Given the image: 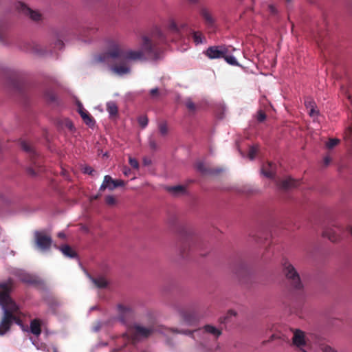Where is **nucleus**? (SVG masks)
I'll return each instance as SVG.
<instances>
[{"label": "nucleus", "mask_w": 352, "mask_h": 352, "mask_svg": "<svg viewBox=\"0 0 352 352\" xmlns=\"http://www.w3.org/2000/svg\"><path fill=\"white\" fill-rule=\"evenodd\" d=\"M168 41L158 27L140 36V46L137 50H125L123 43L118 38L107 40V51L96 54L94 61L109 64L113 60L122 59L125 62H144L148 58L156 60L162 52V45Z\"/></svg>", "instance_id": "nucleus-1"}, {"label": "nucleus", "mask_w": 352, "mask_h": 352, "mask_svg": "<svg viewBox=\"0 0 352 352\" xmlns=\"http://www.w3.org/2000/svg\"><path fill=\"white\" fill-rule=\"evenodd\" d=\"M14 287V281L11 278L0 283V306L3 309V316L0 320L1 336L10 330L13 322L18 324L21 322L19 316V307L10 297V292Z\"/></svg>", "instance_id": "nucleus-2"}, {"label": "nucleus", "mask_w": 352, "mask_h": 352, "mask_svg": "<svg viewBox=\"0 0 352 352\" xmlns=\"http://www.w3.org/2000/svg\"><path fill=\"white\" fill-rule=\"evenodd\" d=\"M155 331V327L153 324L148 327H144L140 324L134 323L131 326H128L126 331L122 335L123 340L131 342L135 344L142 339L151 336Z\"/></svg>", "instance_id": "nucleus-3"}, {"label": "nucleus", "mask_w": 352, "mask_h": 352, "mask_svg": "<svg viewBox=\"0 0 352 352\" xmlns=\"http://www.w3.org/2000/svg\"><path fill=\"white\" fill-rule=\"evenodd\" d=\"M23 150L29 154L31 165L28 168V173L32 176H36L44 170L42 166L41 159L35 149L28 142L23 141L21 143Z\"/></svg>", "instance_id": "nucleus-4"}, {"label": "nucleus", "mask_w": 352, "mask_h": 352, "mask_svg": "<svg viewBox=\"0 0 352 352\" xmlns=\"http://www.w3.org/2000/svg\"><path fill=\"white\" fill-rule=\"evenodd\" d=\"M283 272L291 287L300 294L302 291L303 286L300 281L298 273L296 272L294 267L287 261H285L283 263Z\"/></svg>", "instance_id": "nucleus-5"}, {"label": "nucleus", "mask_w": 352, "mask_h": 352, "mask_svg": "<svg viewBox=\"0 0 352 352\" xmlns=\"http://www.w3.org/2000/svg\"><path fill=\"white\" fill-rule=\"evenodd\" d=\"M199 245L195 237L190 234L181 236L177 244L179 254L184 258H187L189 252Z\"/></svg>", "instance_id": "nucleus-6"}, {"label": "nucleus", "mask_w": 352, "mask_h": 352, "mask_svg": "<svg viewBox=\"0 0 352 352\" xmlns=\"http://www.w3.org/2000/svg\"><path fill=\"white\" fill-rule=\"evenodd\" d=\"M199 13L208 32H214L217 28V18L212 10L208 7L201 6Z\"/></svg>", "instance_id": "nucleus-7"}, {"label": "nucleus", "mask_w": 352, "mask_h": 352, "mask_svg": "<svg viewBox=\"0 0 352 352\" xmlns=\"http://www.w3.org/2000/svg\"><path fill=\"white\" fill-rule=\"evenodd\" d=\"M118 316L117 319L122 324H124L128 328V326H131L130 322L134 319V310L130 305L118 304L117 305Z\"/></svg>", "instance_id": "nucleus-8"}, {"label": "nucleus", "mask_w": 352, "mask_h": 352, "mask_svg": "<svg viewBox=\"0 0 352 352\" xmlns=\"http://www.w3.org/2000/svg\"><path fill=\"white\" fill-rule=\"evenodd\" d=\"M34 243L36 247L42 251L50 250L52 239L50 235L46 234L44 231H36L34 232Z\"/></svg>", "instance_id": "nucleus-9"}, {"label": "nucleus", "mask_w": 352, "mask_h": 352, "mask_svg": "<svg viewBox=\"0 0 352 352\" xmlns=\"http://www.w3.org/2000/svg\"><path fill=\"white\" fill-rule=\"evenodd\" d=\"M124 182L122 179H113L110 175H105L103 182L99 188V191L102 192L106 189L113 190L118 187L124 186Z\"/></svg>", "instance_id": "nucleus-10"}, {"label": "nucleus", "mask_w": 352, "mask_h": 352, "mask_svg": "<svg viewBox=\"0 0 352 352\" xmlns=\"http://www.w3.org/2000/svg\"><path fill=\"white\" fill-rule=\"evenodd\" d=\"M343 228L340 226L327 228L323 232V236L328 238L332 242H337L341 239Z\"/></svg>", "instance_id": "nucleus-11"}, {"label": "nucleus", "mask_w": 352, "mask_h": 352, "mask_svg": "<svg viewBox=\"0 0 352 352\" xmlns=\"http://www.w3.org/2000/svg\"><path fill=\"white\" fill-rule=\"evenodd\" d=\"M227 50L222 46L209 47L204 54L210 59L220 58L224 57Z\"/></svg>", "instance_id": "nucleus-12"}, {"label": "nucleus", "mask_w": 352, "mask_h": 352, "mask_svg": "<svg viewBox=\"0 0 352 352\" xmlns=\"http://www.w3.org/2000/svg\"><path fill=\"white\" fill-rule=\"evenodd\" d=\"M276 183L278 188L283 190H287L300 185L299 180H295L291 177H287L283 180H277Z\"/></svg>", "instance_id": "nucleus-13"}, {"label": "nucleus", "mask_w": 352, "mask_h": 352, "mask_svg": "<svg viewBox=\"0 0 352 352\" xmlns=\"http://www.w3.org/2000/svg\"><path fill=\"white\" fill-rule=\"evenodd\" d=\"M17 8L23 12L25 14L29 15L30 17L34 21L40 20L41 15L39 12L34 11L28 8L25 4L22 2H19L17 4Z\"/></svg>", "instance_id": "nucleus-14"}, {"label": "nucleus", "mask_w": 352, "mask_h": 352, "mask_svg": "<svg viewBox=\"0 0 352 352\" xmlns=\"http://www.w3.org/2000/svg\"><path fill=\"white\" fill-rule=\"evenodd\" d=\"M186 26L187 25L185 23H182L180 25H178L173 20H170L168 22L167 29L170 33H172L175 35V38H173V40H175L180 37L181 30L186 28Z\"/></svg>", "instance_id": "nucleus-15"}, {"label": "nucleus", "mask_w": 352, "mask_h": 352, "mask_svg": "<svg viewBox=\"0 0 352 352\" xmlns=\"http://www.w3.org/2000/svg\"><path fill=\"white\" fill-rule=\"evenodd\" d=\"M17 276L19 279L25 283L31 284L34 285H38L41 284V280L36 276L25 272H19Z\"/></svg>", "instance_id": "nucleus-16"}, {"label": "nucleus", "mask_w": 352, "mask_h": 352, "mask_svg": "<svg viewBox=\"0 0 352 352\" xmlns=\"http://www.w3.org/2000/svg\"><path fill=\"white\" fill-rule=\"evenodd\" d=\"M182 321L188 325H192L196 323L198 320V316L195 312L190 311H182L181 312Z\"/></svg>", "instance_id": "nucleus-17"}, {"label": "nucleus", "mask_w": 352, "mask_h": 352, "mask_svg": "<svg viewBox=\"0 0 352 352\" xmlns=\"http://www.w3.org/2000/svg\"><path fill=\"white\" fill-rule=\"evenodd\" d=\"M276 164L272 162H267L263 164L261 168V173L267 177L274 179L276 175Z\"/></svg>", "instance_id": "nucleus-18"}, {"label": "nucleus", "mask_w": 352, "mask_h": 352, "mask_svg": "<svg viewBox=\"0 0 352 352\" xmlns=\"http://www.w3.org/2000/svg\"><path fill=\"white\" fill-rule=\"evenodd\" d=\"M293 344L301 349L306 344L304 333L300 330H296L292 338Z\"/></svg>", "instance_id": "nucleus-19"}, {"label": "nucleus", "mask_w": 352, "mask_h": 352, "mask_svg": "<svg viewBox=\"0 0 352 352\" xmlns=\"http://www.w3.org/2000/svg\"><path fill=\"white\" fill-rule=\"evenodd\" d=\"M78 113L86 124L90 126L94 125L95 121L93 117L82 107L81 104L78 106Z\"/></svg>", "instance_id": "nucleus-20"}, {"label": "nucleus", "mask_w": 352, "mask_h": 352, "mask_svg": "<svg viewBox=\"0 0 352 352\" xmlns=\"http://www.w3.org/2000/svg\"><path fill=\"white\" fill-rule=\"evenodd\" d=\"M196 168L198 171L204 175L217 174L221 171V169L209 168L206 166L204 162H198L196 163Z\"/></svg>", "instance_id": "nucleus-21"}, {"label": "nucleus", "mask_w": 352, "mask_h": 352, "mask_svg": "<svg viewBox=\"0 0 352 352\" xmlns=\"http://www.w3.org/2000/svg\"><path fill=\"white\" fill-rule=\"evenodd\" d=\"M111 70L120 76L129 74L131 72L130 67L126 65V63L112 66Z\"/></svg>", "instance_id": "nucleus-22"}, {"label": "nucleus", "mask_w": 352, "mask_h": 352, "mask_svg": "<svg viewBox=\"0 0 352 352\" xmlns=\"http://www.w3.org/2000/svg\"><path fill=\"white\" fill-rule=\"evenodd\" d=\"M305 105L306 108L309 110V115L311 117H314L318 116V111L316 110V105L315 102L309 98H307L305 100Z\"/></svg>", "instance_id": "nucleus-23"}, {"label": "nucleus", "mask_w": 352, "mask_h": 352, "mask_svg": "<svg viewBox=\"0 0 352 352\" xmlns=\"http://www.w3.org/2000/svg\"><path fill=\"white\" fill-rule=\"evenodd\" d=\"M30 331L35 336H39L41 333V321L40 319L36 318L30 322Z\"/></svg>", "instance_id": "nucleus-24"}, {"label": "nucleus", "mask_w": 352, "mask_h": 352, "mask_svg": "<svg viewBox=\"0 0 352 352\" xmlns=\"http://www.w3.org/2000/svg\"><path fill=\"white\" fill-rule=\"evenodd\" d=\"M166 190L174 196L184 195L186 192V187L182 185L168 186L166 187Z\"/></svg>", "instance_id": "nucleus-25"}, {"label": "nucleus", "mask_w": 352, "mask_h": 352, "mask_svg": "<svg viewBox=\"0 0 352 352\" xmlns=\"http://www.w3.org/2000/svg\"><path fill=\"white\" fill-rule=\"evenodd\" d=\"M192 38L193 42L196 45L202 44L206 42V38L204 36L203 33L200 31H192Z\"/></svg>", "instance_id": "nucleus-26"}, {"label": "nucleus", "mask_w": 352, "mask_h": 352, "mask_svg": "<svg viewBox=\"0 0 352 352\" xmlns=\"http://www.w3.org/2000/svg\"><path fill=\"white\" fill-rule=\"evenodd\" d=\"M93 283L98 288H104L107 286L108 282L106 278L103 276H98L97 278H90Z\"/></svg>", "instance_id": "nucleus-27"}, {"label": "nucleus", "mask_w": 352, "mask_h": 352, "mask_svg": "<svg viewBox=\"0 0 352 352\" xmlns=\"http://www.w3.org/2000/svg\"><path fill=\"white\" fill-rule=\"evenodd\" d=\"M45 100L50 104H58L57 97L52 89H47L44 93Z\"/></svg>", "instance_id": "nucleus-28"}, {"label": "nucleus", "mask_w": 352, "mask_h": 352, "mask_svg": "<svg viewBox=\"0 0 352 352\" xmlns=\"http://www.w3.org/2000/svg\"><path fill=\"white\" fill-rule=\"evenodd\" d=\"M204 331L206 333H210L213 335L215 338L219 337L221 334V330L219 329H217L216 327L212 326V325H206L204 327Z\"/></svg>", "instance_id": "nucleus-29"}, {"label": "nucleus", "mask_w": 352, "mask_h": 352, "mask_svg": "<svg viewBox=\"0 0 352 352\" xmlns=\"http://www.w3.org/2000/svg\"><path fill=\"white\" fill-rule=\"evenodd\" d=\"M107 111L111 116H116L118 114V107L113 102H109L107 104Z\"/></svg>", "instance_id": "nucleus-30"}, {"label": "nucleus", "mask_w": 352, "mask_h": 352, "mask_svg": "<svg viewBox=\"0 0 352 352\" xmlns=\"http://www.w3.org/2000/svg\"><path fill=\"white\" fill-rule=\"evenodd\" d=\"M61 252L63 254L68 257L74 258L76 256L75 252L72 249V248L67 245H63L61 248Z\"/></svg>", "instance_id": "nucleus-31"}, {"label": "nucleus", "mask_w": 352, "mask_h": 352, "mask_svg": "<svg viewBox=\"0 0 352 352\" xmlns=\"http://www.w3.org/2000/svg\"><path fill=\"white\" fill-rule=\"evenodd\" d=\"M159 132L162 136H165L168 134V128L166 122H160L158 123Z\"/></svg>", "instance_id": "nucleus-32"}, {"label": "nucleus", "mask_w": 352, "mask_h": 352, "mask_svg": "<svg viewBox=\"0 0 352 352\" xmlns=\"http://www.w3.org/2000/svg\"><path fill=\"white\" fill-rule=\"evenodd\" d=\"M340 140L338 138H329L326 143V146L329 149H332L340 143Z\"/></svg>", "instance_id": "nucleus-33"}, {"label": "nucleus", "mask_w": 352, "mask_h": 352, "mask_svg": "<svg viewBox=\"0 0 352 352\" xmlns=\"http://www.w3.org/2000/svg\"><path fill=\"white\" fill-rule=\"evenodd\" d=\"M258 151V145H254V146H250V149H249V152H248V157L250 160L254 159Z\"/></svg>", "instance_id": "nucleus-34"}, {"label": "nucleus", "mask_w": 352, "mask_h": 352, "mask_svg": "<svg viewBox=\"0 0 352 352\" xmlns=\"http://www.w3.org/2000/svg\"><path fill=\"white\" fill-rule=\"evenodd\" d=\"M185 105H186V108L188 109V111H190L191 112L195 111L196 105L195 104V103L192 102V100L191 99H190V98L187 99L185 101Z\"/></svg>", "instance_id": "nucleus-35"}, {"label": "nucleus", "mask_w": 352, "mask_h": 352, "mask_svg": "<svg viewBox=\"0 0 352 352\" xmlns=\"http://www.w3.org/2000/svg\"><path fill=\"white\" fill-rule=\"evenodd\" d=\"M138 123L142 128H145L148 122V119L146 116H141L138 118Z\"/></svg>", "instance_id": "nucleus-36"}, {"label": "nucleus", "mask_w": 352, "mask_h": 352, "mask_svg": "<svg viewBox=\"0 0 352 352\" xmlns=\"http://www.w3.org/2000/svg\"><path fill=\"white\" fill-rule=\"evenodd\" d=\"M223 58L228 63H229L232 65H238L236 59L233 56H227L226 54H225Z\"/></svg>", "instance_id": "nucleus-37"}, {"label": "nucleus", "mask_w": 352, "mask_h": 352, "mask_svg": "<svg viewBox=\"0 0 352 352\" xmlns=\"http://www.w3.org/2000/svg\"><path fill=\"white\" fill-rule=\"evenodd\" d=\"M105 202L108 206H113L116 204V199L112 195H108L105 197Z\"/></svg>", "instance_id": "nucleus-38"}, {"label": "nucleus", "mask_w": 352, "mask_h": 352, "mask_svg": "<svg viewBox=\"0 0 352 352\" xmlns=\"http://www.w3.org/2000/svg\"><path fill=\"white\" fill-rule=\"evenodd\" d=\"M150 95H151L152 98H159L160 96V91H159L158 88L152 89L150 91Z\"/></svg>", "instance_id": "nucleus-39"}, {"label": "nucleus", "mask_w": 352, "mask_h": 352, "mask_svg": "<svg viewBox=\"0 0 352 352\" xmlns=\"http://www.w3.org/2000/svg\"><path fill=\"white\" fill-rule=\"evenodd\" d=\"M265 118H266L265 113L262 110L258 111V114H257V120L259 122H262L265 120Z\"/></svg>", "instance_id": "nucleus-40"}, {"label": "nucleus", "mask_w": 352, "mask_h": 352, "mask_svg": "<svg viewBox=\"0 0 352 352\" xmlns=\"http://www.w3.org/2000/svg\"><path fill=\"white\" fill-rule=\"evenodd\" d=\"M129 164L133 167V168L138 169L139 167V163L137 160L129 157Z\"/></svg>", "instance_id": "nucleus-41"}, {"label": "nucleus", "mask_w": 352, "mask_h": 352, "mask_svg": "<svg viewBox=\"0 0 352 352\" xmlns=\"http://www.w3.org/2000/svg\"><path fill=\"white\" fill-rule=\"evenodd\" d=\"M94 172V169L89 166H87L83 168V173L90 175H93Z\"/></svg>", "instance_id": "nucleus-42"}, {"label": "nucleus", "mask_w": 352, "mask_h": 352, "mask_svg": "<svg viewBox=\"0 0 352 352\" xmlns=\"http://www.w3.org/2000/svg\"><path fill=\"white\" fill-rule=\"evenodd\" d=\"M65 126L67 127L69 131H73L74 129V124L69 120H66L65 121Z\"/></svg>", "instance_id": "nucleus-43"}, {"label": "nucleus", "mask_w": 352, "mask_h": 352, "mask_svg": "<svg viewBox=\"0 0 352 352\" xmlns=\"http://www.w3.org/2000/svg\"><path fill=\"white\" fill-rule=\"evenodd\" d=\"M149 145L153 150H155L157 148V145L155 140H153L152 138H150L149 139Z\"/></svg>", "instance_id": "nucleus-44"}, {"label": "nucleus", "mask_w": 352, "mask_h": 352, "mask_svg": "<svg viewBox=\"0 0 352 352\" xmlns=\"http://www.w3.org/2000/svg\"><path fill=\"white\" fill-rule=\"evenodd\" d=\"M322 349L323 352H337L334 349L327 345L324 346Z\"/></svg>", "instance_id": "nucleus-45"}, {"label": "nucleus", "mask_w": 352, "mask_h": 352, "mask_svg": "<svg viewBox=\"0 0 352 352\" xmlns=\"http://www.w3.org/2000/svg\"><path fill=\"white\" fill-rule=\"evenodd\" d=\"M352 135V126H350L347 129L345 134V138H349Z\"/></svg>", "instance_id": "nucleus-46"}, {"label": "nucleus", "mask_w": 352, "mask_h": 352, "mask_svg": "<svg viewBox=\"0 0 352 352\" xmlns=\"http://www.w3.org/2000/svg\"><path fill=\"white\" fill-rule=\"evenodd\" d=\"M268 9H269V11L272 13V14H275L276 12V10L275 8V7L272 5H269L268 6Z\"/></svg>", "instance_id": "nucleus-47"}, {"label": "nucleus", "mask_w": 352, "mask_h": 352, "mask_svg": "<svg viewBox=\"0 0 352 352\" xmlns=\"http://www.w3.org/2000/svg\"><path fill=\"white\" fill-rule=\"evenodd\" d=\"M56 45L59 49H60V48H62V47H63L64 43H63V42L62 41H60V40H58V41H56Z\"/></svg>", "instance_id": "nucleus-48"}, {"label": "nucleus", "mask_w": 352, "mask_h": 352, "mask_svg": "<svg viewBox=\"0 0 352 352\" xmlns=\"http://www.w3.org/2000/svg\"><path fill=\"white\" fill-rule=\"evenodd\" d=\"M171 331H177V332H179V331H177V329H171ZM179 333H184V334H188V335H190L192 334V331H179Z\"/></svg>", "instance_id": "nucleus-49"}, {"label": "nucleus", "mask_w": 352, "mask_h": 352, "mask_svg": "<svg viewBox=\"0 0 352 352\" xmlns=\"http://www.w3.org/2000/svg\"><path fill=\"white\" fill-rule=\"evenodd\" d=\"M331 162V158L329 157H325L324 159V166H327Z\"/></svg>", "instance_id": "nucleus-50"}, {"label": "nucleus", "mask_w": 352, "mask_h": 352, "mask_svg": "<svg viewBox=\"0 0 352 352\" xmlns=\"http://www.w3.org/2000/svg\"><path fill=\"white\" fill-rule=\"evenodd\" d=\"M96 28H91L89 29V32H90V34H94L96 32Z\"/></svg>", "instance_id": "nucleus-51"}, {"label": "nucleus", "mask_w": 352, "mask_h": 352, "mask_svg": "<svg viewBox=\"0 0 352 352\" xmlns=\"http://www.w3.org/2000/svg\"><path fill=\"white\" fill-rule=\"evenodd\" d=\"M189 3L196 4L199 3V0H188Z\"/></svg>", "instance_id": "nucleus-52"}, {"label": "nucleus", "mask_w": 352, "mask_h": 352, "mask_svg": "<svg viewBox=\"0 0 352 352\" xmlns=\"http://www.w3.org/2000/svg\"><path fill=\"white\" fill-rule=\"evenodd\" d=\"M100 197V194H98L92 197L93 199L96 200Z\"/></svg>", "instance_id": "nucleus-53"}, {"label": "nucleus", "mask_w": 352, "mask_h": 352, "mask_svg": "<svg viewBox=\"0 0 352 352\" xmlns=\"http://www.w3.org/2000/svg\"><path fill=\"white\" fill-rule=\"evenodd\" d=\"M58 236L60 237V238H64L65 237V234L63 233V232H60L58 233Z\"/></svg>", "instance_id": "nucleus-54"}, {"label": "nucleus", "mask_w": 352, "mask_h": 352, "mask_svg": "<svg viewBox=\"0 0 352 352\" xmlns=\"http://www.w3.org/2000/svg\"><path fill=\"white\" fill-rule=\"evenodd\" d=\"M144 165H148L150 164V162H148L146 160H144Z\"/></svg>", "instance_id": "nucleus-55"}, {"label": "nucleus", "mask_w": 352, "mask_h": 352, "mask_svg": "<svg viewBox=\"0 0 352 352\" xmlns=\"http://www.w3.org/2000/svg\"><path fill=\"white\" fill-rule=\"evenodd\" d=\"M348 98H349V100H350L351 104V105H352V98H351V96H348Z\"/></svg>", "instance_id": "nucleus-56"}, {"label": "nucleus", "mask_w": 352, "mask_h": 352, "mask_svg": "<svg viewBox=\"0 0 352 352\" xmlns=\"http://www.w3.org/2000/svg\"><path fill=\"white\" fill-rule=\"evenodd\" d=\"M124 173L125 175H127L128 171H124Z\"/></svg>", "instance_id": "nucleus-57"}, {"label": "nucleus", "mask_w": 352, "mask_h": 352, "mask_svg": "<svg viewBox=\"0 0 352 352\" xmlns=\"http://www.w3.org/2000/svg\"><path fill=\"white\" fill-rule=\"evenodd\" d=\"M291 0H287V2H289Z\"/></svg>", "instance_id": "nucleus-58"}]
</instances>
